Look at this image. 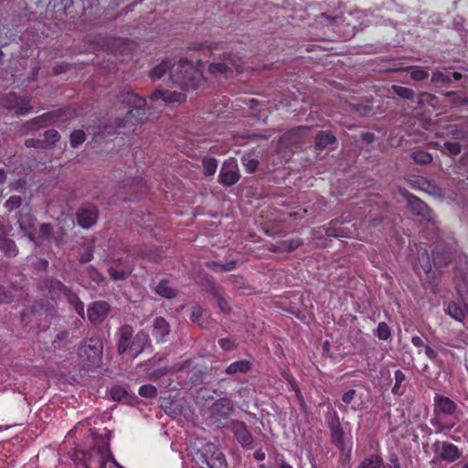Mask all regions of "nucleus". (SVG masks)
<instances>
[{"label": "nucleus", "mask_w": 468, "mask_h": 468, "mask_svg": "<svg viewBox=\"0 0 468 468\" xmlns=\"http://www.w3.org/2000/svg\"><path fill=\"white\" fill-rule=\"evenodd\" d=\"M240 58L232 53H225L221 61L212 62L208 65L207 71L212 76L222 75L226 78L233 76L239 71Z\"/></svg>", "instance_id": "nucleus-6"}, {"label": "nucleus", "mask_w": 468, "mask_h": 468, "mask_svg": "<svg viewBox=\"0 0 468 468\" xmlns=\"http://www.w3.org/2000/svg\"><path fill=\"white\" fill-rule=\"evenodd\" d=\"M92 259V250L90 249H87V250L80 255V261L81 262H88Z\"/></svg>", "instance_id": "nucleus-60"}, {"label": "nucleus", "mask_w": 468, "mask_h": 468, "mask_svg": "<svg viewBox=\"0 0 468 468\" xmlns=\"http://www.w3.org/2000/svg\"><path fill=\"white\" fill-rule=\"evenodd\" d=\"M125 390L119 387H114L111 390V396L114 400H121L125 396Z\"/></svg>", "instance_id": "nucleus-50"}, {"label": "nucleus", "mask_w": 468, "mask_h": 468, "mask_svg": "<svg viewBox=\"0 0 468 468\" xmlns=\"http://www.w3.org/2000/svg\"><path fill=\"white\" fill-rule=\"evenodd\" d=\"M60 292H63V293L66 292L65 286L58 281H51L50 288L48 290L50 298L52 300H54L56 297H58L59 295Z\"/></svg>", "instance_id": "nucleus-42"}, {"label": "nucleus", "mask_w": 468, "mask_h": 468, "mask_svg": "<svg viewBox=\"0 0 468 468\" xmlns=\"http://www.w3.org/2000/svg\"><path fill=\"white\" fill-rule=\"evenodd\" d=\"M439 136L452 135L455 138L464 139L468 137V131L463 126L456 124H448L443 127V130L437 133Z\"/></svg>", "instance_id": "nucleus-25"}, {"label": "nucleus", "mask_w": 468, "mask_h": 468, "mask_svg": "<svg viewBox=\"0 0 468 468\" xmlns=\"http://www.w3.org/2000/svg\"><path fill=\"white\" fill-rule=\"evenodd\" d=\"M411 344L415 346V347H422L424 346L425 347V344H424V341L422 340L421 337L420 336H413L411 338Z\"/></svg>", "instance_id": "nucleus-61"}, {"label": "nucleus", "mask_w": 468, "mask_h": 468, "mask_svg": "<svg viewBox=\"0 0 468 468\" xmlns=\"http://www.w3.org/2000/svg\"><path fill=\"white\" fill-rule=\"evenodd\" d=\"M98 44L101 46L102 50H105L109 53L122 54L124 53L125 48L129 43L126 39L122 37H100L98 39Z\"/></svg>", "instance_id": "nucleus-15"}, {"label": "nucleus", "mask_w": 468, "mask_h": 468, "mask_svg": "<svg viewBox=\"0 0 468 468\" xmlns=\"http://www.w3.org/2000/svg\"><path fill=\"white\" fill-rule=\"evenodd\" d=\"M356 391L355 389H349L348 391L345 392L342 396V401L348 405L352 402L356 396Z\"/></svg>", "instance_id": "nucleus-54"}, {"label": "nucleus", "mask_w": 468, "mask_h": 468, "mask_svg": "<svg viewBox=\"0 0 468 468\" xmlns=\"http://www.w3.org/2000/svg\"><path fill=\"white\" fill-rule=\"evenodd\" d=\"M204 173L207 176H213L218 168V162L214 157H207L203 160Z\"/></svg>", "instance_id": "nucleus-41"}, {"label": "nucleus", "mask_w": 468, "mask_h": 468, "mask_svg": "<svg viewBox=\"0 0 468 468\" xmlns=\"http://www.w3.org/2000/svg\"><path fill=\"white\" fill-rule=\"evenodd\" d=\"M425 355L431 359V360H435L439 354L436 350H434L433 348H431V346H425Z\"/></svg>", "instance_id": "nucleus-57"}, {"label": "nucleus", "mask_w": 468, "mask_h": 468, "mask_svg": "<svg viewBox=\"0 0 468 468\" xmlns=\"http://www.w3.org/2000/svg\"><path fill=\"white\" fill-rule=\"evenodd\" d=\"M336 143V137L331 132H324V148Z\"/></svg>", "instance_id": "nucleus-52"}, {"label": "nucleus", "mask_w": 468, "mask_h": 468, "mask_svg": "<svg viewBox=\"0 0 468 468\" xmlns=\"http://www.w3.org/2000/svg\"><path fill=\"white\" fill-rule=\"evenodd\" d=\"M395 384L392 388V393L395 396H402L404 394V388H401V384L405 380V374L400 370L397 369L394 373Z\"/></svg>", "instance_id": "nucleus-35"}, {"label": "nucleus", "mask_w": 468, "mask_h": 468, "mask_svg": "<svg viewBox=\"0 0 468 468\" xmlns=\"http://www.w3.org/2000/svg\"><path fill=\"white\" fill-rule=\"evenodd\" d=\"M22 199L20 197L12 196L5 201V206L9 211H12L15 208L20 207Z\"/></svg>", "instance_id": "nucleus-46"}, {"label": "nucleus", "mask_w": 468, "mask_h": 468, "mask_svg": "<svg viewBox=\"0 0 468 468\" xmlns=\"http://www.w3.org/2000/svg\"><path fill=\"white\" fill-rule=\"evenodd\" d=\"M387 468H401L399 458L396 454H391L388 458V463L385 465Z\"/></svg>", "instance_id": "nucleus-56"}, {"label": "nucleus", "mask_w": 468, "mask_h": 468, "mask_svg": "<svg viewBox=\"0 0 468 468\" xmlns=\"http://www.w3.org/2000/svg\"><path fill=\"white\" fill-rule=\"evenodd\" d=\"M149 342V335L145 332H139L133 338L130 348L129 354L132 356H137Z\"/></svg>", "instance_id": "nucleus-22"}, {"label": "nucleus", "mask_w": 468, "mask_h": 468, "mask_svg": "<svg viewBox=\"0 0 468 468\" xmlns=\"http://www.w3.org/2000/svg\"><path fill=\"white\" fill-rule=\"evenodd\" d=\"M169 332V324L164 318L157 317L154 319L153 335L156 337L158 342H164Z\"/></svg>", "instance_id": "nucleus-23"}, {"label": "nucleus", "mask_w": 468, "mask_h": 468, "mask_svg": "<svg viewBox=\"0 0 468 468\" xmlns=\"http://www.w3.org/2000/svg\"><path fill=\"white\" fill-rule=\"evenodd\" d=\"M101 354L102 343L98 337L90 338L79 348L80 356L87 360L90 365L99 364L101 362Z\"/></svg>", "instance_id": "nucleus-10"}, {"label": "nucleus", "mask_w": 468, "mask_h": 468, "mask_svg": "<svg viewBox=\"0 0 468 468\" xmlns=\"http://www.w3.org/2000/svg\"><path fill=\"white\" fill-rule=\"evenodd\" d=\"M327 424L330 430L331 442L340 451H345L346 433L337 412L333 409L327 413Z\"/></svg>", "instance_id": "nucleus-8"}, {"label": "nucleus", "mask_w": 468, "mask_h": 468, "mask_svg": "<svg viewBox=\"0 0 468 468\" xmlns=\"http://www.w3.org/2000/svg\"><path fill=\"white\" fill-rule=\"evenodd\" d=\"M361 138L365 142L371 143L375 140V135L372 133H362Z\"/></svg>", "instance_id": "nucleus-62"}, {"label": "nucleus", "mask_w": 468, "mask_h": 468, "mask_svg": "<svg viewBox=\"0 0 468 468\" xmlns=\"http://www.w3.org/2000/svg\"><path fill=\"white\" fill-rule=\"evenodd\" d=\"M51 232V227L48 224H43L40 227L41 238L46 239L48 238Z\"/></svg>", "instance_id": "nucleus-58"}, {"label": "nucleus", "mask_w": 468, "mask_h": 468, "mask_svg": "<svg viewBox=\"0 0 468 468\" xmlns=\"http://www.w3.org/2000/svg\"><path fill=\"white\" fill-rule=\"evenodd\" d=\"M201 315V308L200 307H195L192 312V320L197 321L198 317Z\"/></svg>", "instance_id": "nucleus-64"}, {"label": "nucleus", "mask_w": 468, "mask_h": 468, "mask_svg": "<svg viewBox=\"0 0 468 468\" xmlns=\"http://www.w3.org/2000/svg\"><path fill=\"white\" fill-rule=\"evenodd\" d=\"M133 335V330L130 326H122L119 332V341H118V351L122 354L125 352H129L130 348V340Z\"/></svg>", "instance_id": "nucleus-24"}, {"label": "nucleus", "mask_w": 468, "mask_h": 468, "mask_svg": "<svg viewBox=\"0 0 468 468\" xmlns=\"http://www.w3.org/2000/svg\"><path fill=\"white\" fill-rule=\"evenodd\" d=\"M402 71L408 72L410 79L415 81H422L429 78L428 70L420 66L405 67L402 69Z\"/></svg>", "instance_id": "nucleus-28"}, {"label": "nucleus", "mask_w": 468, "mask_h": 468, "mask_svg": "<svg viewBox=\"0 0 468 468\" xmlns=\"http://www.w3.org/2000/svg\"><path fill=\"white\" fill-rule=\"evenodd\" d=\"M241 162L249 173H253L258 167V160L253 156L252 154H243Z\"/></svg>", "instance_id": "nucleus-38"}, {"label": "nucleus", "mask_w": 468, "mask_h": 468, "mask_svg": "<svg viewBox=\"0 0 468 468\" xmlns=\"http://www.w3.org/2000/svg\"><path fill=\"white\" fill-rule=\"evenodd\" d=\"M0 246L8 256H15L17 252L16 244L13 240L4 239L3 240H0Z\"/></svg>", "instance_id": "nucleus-43"}, {"label": "nucleus", "mask_w": 468, "mask_h": 468, "mask_svg": "<svg viewBox=\"0 0 468 468\" xmlns=\"http://www.w3.org/2000/svg\"><path fill=\"white\" fill-rule=\"evenodd\" d=\"M233 410V406L229 399H221L213 403L211 406V413L217 418H226Z\"/></svg>", "instance_id": "nucleus-20"}, {"label": "nucleus", "mask_w": 468, "mask_h": 468, "mask_svg": "<svg viewBox=\"0 0 468 468\" xmlns=\"http://www.w3.org/2000/svg\"><path fill=\"white\" fill-rule=\"evenodd\" d=\"M69 64L63 62V63L56 65L54 67L53 73H54V75H59V74L67 72L69 70Z\"/></svg>", "instance_id": "nucleus-55"}, {"label": "nucleus", "mask_w": 468, "mask_h": 468, "mask_svg": "<svg viewBox=\"0 0 468 468\" xmlns=\"http://www.w3.org/2000/svg\"><path fill=\"white\" fill-rule=\"evenodd\" d=\"M411 158L414 163L418 165H428L432 162V155L424 150L414 151L411 154Z\"/></svg>", "instance_id": "nucleus-32"}, {"label": "nucleus", "mask_w": 468, "mask_h": 468, "mask_svg": "<svg viewBox=\"0 0 468 468\" xmlns=\"http://www.w3.org/2000/svg\"><path fill=\"white\" fill-rule=\"evenodd\" d=\"M233 432L239 442L244 446H250L253 442L252 436L242 422H237L233 425Z\"/></svg>", "instance_id": "nucleus-21"}, {"label": "nucleus", "mask_w": 468, "mask_h": 468, "mask_svg": "<svg viewBox=\"0 0 468 468\" xmlns=\"http://www.w3.org/2000/svg\"><path fill=\"white\" fill-rule=\"evenodd\" d=\"M87 441L92 448L89 452H82L85 468H123L111 456L105 438L91 432Z\"/></svg>", "instance_id": "nucleus-1"}, {"label": "nucleus", "mask_w": 468, "mask_h": 468, "mask_svg": "<svg viewBox=\"0 0 468 468\" xmlns=\"http://www.w3.org/2000/svg\"><path fill=\"white\" fill-rule=\"evenodd\" d=\"M219 346L226 351L232 350L236 346V343L231 338H221L219 341Z\"/></svg>", "instance_id": "nucleus-49"}, {"label": "nucleus", "mask_w": 468, "mask_h": 468, "mask_svg": "<svg viewBox=\"0 0 468 468\" xmlns=\"http://www.w3.org/2000/svg\"><path fill=\"white\" fill-rule=\"evenodd\" d=\"M109 310L110 306L106 302H94L87 310L88 318L92 324L101 323L107 316Z\"/></svg>", "instance_id": "nucleus-16"}, {"label": "nucleus", "mask_w": 468, "mask_h": 468, "mask_svg": "<svg viewBox=\"0 0 468 468\" xmlns=\"http://www.w3.org/2000/svg\"><path fill=\"white\" fill-rule=\"evenodd\" d=\"M18 223L20 226L21 230L25 233V235L27 237V239L30 241H34L33 238V226H34V219L33 218L28 214L21 215L18 218Z\"/></svg>", "instance_id": "nucleus-26"}, {"label": "nucleus", "mask_w": 468, "mask_h": 468, "mask_svg": "<svg viewBox=\"0 0 468 468\" xmlns=\"http://www.w3.org/2000/svg\"><path fill=\"white\" fill-rule=\"evenodd\" d=\"M0 105L5 109L14 111L17 115H25L32 109L30 100L27 96H19L15 92H9L0 99Z\"/></svg>", "instance_id": "nucleus-7"}, {"label": "nucleus", "mask_w": 468, "mask_h": 468, "mask_svg": "<svg viewBox=\"0 0 468 468\" xmlns=\"http://www.w3.org/2000/svg\"><path fill=\"white\" fill-rule=\"evenodd\" d=\"M457 404L450 398L436 394L434 397V414L431 424L437 428V432L450 431L456 422H443L441 415L452 416L457 410Z\"/></svg>", "instance_id": "nucleus-5"}, {"label": "nucleus", "mask_w": 468, "mask_h": 468, "mask_svg": "<svg viewBox=\"0 0 468 468\" xmlns=\"http://www.w3.org/2000/svg\"><path fill=\"white\" fill-rule=\"evenodd\" d=\"M156 392V388L153 385H144L139 388V394L144 398H154Z\"/></svg>", "instance_id": "nucleus-45"}, {"label": "nucleus", "mask_w": 468, "mask_h": 468, "mask_svg": "<svg viewBox=\"0 0 468 468\" xmlns=\"http://www.w3.org/2000/svg\"><path fill=\"white\" fill-rule=\"evenodd\" d=\"M392 90L397 96L403 99L412 100L415 96V92L412 89L403 86L393 85Z\"/></svg>", "instance_id": "nucleus-40"}, {"label": "nucleus", "mask_w": 468, "mask_h": 468, "mask_svg": "<svg viewBox=\"0 0 468 468\" xmlns=\"http://www.w3.org/2000/svg\"><path fill=\"white\" fill-rule=\"evenodd\" d=\"M155 292L157 294L165 298L176 296V290L170 286L167 281L160 282L155 287Z\"/></svg>", "instance_id": "nucleus-33"}, {"label": "nucleus", "mask_w": 468, "mask_h": 468, "mask_svg": "<svg viewBox=\"0 0 468 468\" xmlns=\"http://www.w3.org/2000/svg\"><path fill=\"white\" fill-rule=\"evenodd\" d=\"M193 462L199 468H227V461L217 445L197 439L188 448Z\"/></svg>", "instance_id": "nucleus-2"}, {"label": "nucleus", "mask_w": 468, "mask_h": 468, "mask_svg": "<svg viewBox=\"0 0 468 468\" xmlns=\"http://www.w3.org/2000/svg\"><path fill=\"white\" fill-rule=\"evenodd\" d=\"M426 257V260H422V268L425 272H430L431 270V261L436 268H441L447 266L452 261V253L449 250H436L432 251L431 259L429 256L427 250L422 254V258Z\"/></svg>", "instance_id": "nucleus-11"}, {"label": "nucleus", "mask_w": 468, "mask_h": 468, "mask_svg": "<svg viewBox=\"0 0 468 468\" xmlns=\"http://www.w3.org/2000/svg\"><path fill=\"white\" fill-rule=\"evenodd\" d=\"M251 364L249 360L243 359L231 363L226 369L228 374L247 373L250 370Z\"/></svg>", "instance_id": "nucleus-30"}, {"label": "nucleus", "mask_w": 468, "mask_h": 468, "mask_svg": "<svg viewBox=\"0 0 468 468\" xmlns=\"http://www.w3.org/2000/svg\"><path fill=\"white\" fill-rule=\"evenodd\" d=\"M358 468H387L379 454L366 456L359 463Z\"/></svg>", "instance_id": "nucleus-27"}, {"label": "nucleus", "mask_w": 468, "mask_h": 468, "mask_svg": "<svg viewBox=\"0 0 468 468\" xmlns=\"http://www.w3.org/2000/svg\"><path fill=\"white\" fill-rule=\"evenodd\" d=\"M407 202L410 211L427 221L432 220V211L428 205L418 197L408 194Z\"/></svg>", "instance_id": "nucleus-14"}, {"label": "nucleus", "mask_w": 468, "mask_h": 468, "mask_svg": "<svg viewBox=\"0 0 468 468\" xmlns=\"http://www.w3.org/2000/svg\"><path fill=\"white\" fill-rule=\"evenodd\" d=\"M444 148L452 154L458 155L462 151V146L457 142H446Z\"/></svg>", "instance_id": "nucleus-47"}, {"label": "nucleus", "mask_w": 468, "mask_h": 468, "mask_svg": "<svg viewBox=\"0 0 468 468\" xmlns=\"http://www.w3.org/2000/svg\"><path fill=\"white\" fill-rule=\"evenodd\" d=\"M30 1L32 2V4L34 5H36L37 7H40V8L48 7L51 3V0H30Z\"/></svg>", "instance_id": "nucleus-59"}, {"label": "nucleus", "mask_w": 468, "mask_h": 468, "mask_svg": "<svg viewBox=\"0 0 468 468\" xmlns=\"http://www.w3.org/2000/svg\"><path fill=\"white\" fill-rule=\"evenodd\" d=\"M172 69L171 61L165 59L150 71L149 76L152 80H160L168 70L172 71Z\"/></svg>", "instance_id": "nucleus-29"}, {"label": "nucleus", "mask_w": 468, "mask_h": 468, "mask_svg": "<svg viewBox=\"0 0 468 468\" xmlns=\"http://www.w3.org/2000/svg\"><path fill=\"white\" fill-rule=\"evenodd\" d=\"M447 314L455 319L456 321L462 322L464 317L465 314L463 309L456 303L452 302L447 306Z\"/></svg>", "instance_id": "nucleus-34"}, {"label": "nucleus", "mask_w": 468, "mask_h": 468, "mask_svg": "<svg viewBox=\"0 0 468 468\" xmlns=\"http://www.w3.org/2000/svg\"><path fill=\"white\" fill-rule=\"evenodd\" d=\"M431 81L437 87H448L452 82V77L442 71L432 72Z\"/></svg>", "instance_id": "nucleus-31"}, {"label": "nucleus", "mask_w": 468, "mask_h": 468, "mask_svg": "<svg viewBox=\"0 0 468 468\" xmlns=\"http://www.w3.org/2000/svg\"><path fill=\"white\" fill-rule=\"evenodd\" d=\"M170 77L173 83L184 90H197L205 82L202 71L187 58H180L173 66Z\"/></svg>", "instance_id": "nucleus-3"}, {"label": "nucleus", "mask_w": 468, "mask_h": 468, "mask_svg": "<svg viewBox=\"0 0 468 468\" xmlns=\"http://www.w3.org/2000/svg\"><path fill=\"white\" fill-rule=\"evenodd\" d=\"M61 5L64 14L70 17L83 15L86 9L84 0H61Z\"/></svg>", "instance_id": "nucleus-19"}, {"label": "nucleus", "mask_w": 468, "mask_h": 468, "mask_svg": "<svg viewBox=\"0 0 468 468\" xmlns=\"http://www.w3.org/2000/svg\"><path fill=\"white\" fill-rule=\"evenodd\" d=\"M59 139V134L56 130H48L45 133V144H52Z\"/></svg>", "instance_id": "nucleus-48"}, {"label": "nucleus", "mask_w": 468, "mask_h": 468, "mask_svg": "<svg viewBox=\"0 0 468 468\" xmlns=\"http://www.w3.org/2000/svg\"><path fill=\"white\" fill-rule=\"evenodd\" d=\"M218 177L219 182L228 186H233L239 181V167L234 158H229L223 163Z\"/></svg>", "instance_id": "nucleus-13"}, {"label": "nucleus", "mask_w": 468, "mask_h": 468, "mask_svg": "<svg viewBox=\"0 0 468 468\" xmlns=\"http://www.w3.org/2000/svg\"><path fill=\"white\" fill-rule=\"evenodd\" d=\"M151 101H163L166 104L173 102H183L186 96L183 92L156 89L150 96Z\"/></svg>", "instance_id": "nucleus-17"}, {"label": "nucleus", "mask_w": 468, "mask_h": 468, "mask_svg": "<svg viewBox=\"0 0 468 468\" xmlns=\"http://www.w3.org/2000/svg\"><path fill=\"white\" fill-rule=\"evenodd\" d=\"M324 19L327 20L328 24L326 26L330 27L333 31H335L336 34L335 37H324V41L346 40L355 36V27H349V25H346L342 17L333 18L331 16H326L324 13Z\"/></svg>", "instance_id": "nucleus-9"}, {"label": "nucleus", "mask_w": 468, "mask_h": 468, "mask_svg": "<svg viewBox=\"0 0 468 468\" xmlns=\"http://www.w3.org/2000/svg\"><path fill=\"white\" fill-rule=\"evenodd\" d=\"M85 133L81 130L74 131L70 134V144L72 147H77L85 141Z\"/></svg>", "instance_id": "nucleus-44"}, {"label": "nucleus", "mask_w": 468, "mask_h": 468, "mask_svg": "<svg viewBox=\"0 0 468 468\" xmlns=\"http://www.w3.org/2000/svg\"><path fill=\"white\" fill-rule=\"evenodd\" d=\"M433 452L442 461L453 463L462 456V452L453 443L447 441H435L432 444Z\"/></svg>", "instance_id": "nucleus-12"}, {"label": "nucleus", "mask_w": 468, "mask_h": 468, "mask_svg": "<svg viewBox=\"0 0 468 468\" xmlns=\"http://www.w3.org/2000/svg\"><path fill=\"white\" fill-rule=\"evenodd\" d=\"M90 277L96 282H100L101 281H102V276L96 270L90 271Z\"/></svg>", "instance_id": "nucleus-63"}, {"label": "nucleus", "mask_w": 468, "mask_h": 468, "mask_svg": "<svg viewBox=\"0 0 468 468\" xmlns=\"http://www.w3.org/2000/svg\"><path fill=\"white\" fill-rule=\"evenodd\" d=\"M376 335L379 340L387 341L391 336V330L387 323H378L376 330Z\"/></svg>", "instance_id": "nucleus-39"}, {"label": "nucleus", "mask_w": 468, "mask_h": 468, "mask_svg": "<svg viewBox=\"0 0 468 468\" xmlns=\"http://www.w3.org/2000/svg\"><path fill=\"white\" fill-rule=\"evenodd\" d=\"M467 273L461 280H456V290L461 296L468 294V257H464Z\"/></svg>", "instance_id": "nucleus-36"}, {"label": "nucleus", "mask_w": 468, "mask_h": 468, "mask_svg": "<svg viewBox=\"0 0 468 468\" xmlns=\"http://www.w3.org/2000/svg\"><path fill=\"white\" fill-rule=\"evenodd\" d=\"M73 109L71 107L59 109L58 112L54 114L53 112H44L37 117H80V114L73 112Z\"/></svg>", "instance_id": "nucleus-37"}, {"label": "nucleus", "mask_w": 468, "mask_h": 468, "mask_svg": "<svg viewBox=\"0 0 468 468\" xmlns=\"http://www.w3.org/2000/svg\"><path fill=\"white\" fill-rule=\"evenodd\" d=\"M128 271H118L115 269H110V275L113 280H122L128 275Z\"/></svg>", "instance_id": "nucleus-51"}, {"label": "nucleus", "mask_w": 468, "mask_h": 468, "mask_svg": "<svg viewBox=\"0 0 468 468\" xmlns=\"http://www.w3.org/2000/svg\"><path fill=\"white\" fill-rule=\"evenodd\" d=\"M112 108L124 117H139L145 113L146 101L130 90H122L112 101Z\"/></svg>", "instance_id": "nucleus-4"}, {"label": "nucleus", "mask_w": 468, "mask_h": 468, "mask_svg": "<svg viewBox=\"0 0 468 468\" xmlns=\"http://www.w3.org/2000/svg\"><path fill=\"white\" fill-rule=\"evenodd\" d=\"M218 304L222 312H228L230 308L229 300L221 295L218 296Z\"/></svg>", "instance_id": "nucleus-53"}, {"label": "nucleus", "mask_w": 468, "mask_h": 468, "mask_svg": "<svg viewBox=\"0 0 468 468\" xmlns=\"http://www.w3.org/2000/svg\"><path fill=\"white\" fill-rule=\"evenodd\" d=\"M78 223L83 229H89L97 220V211L92 206L82 207L78 212Z\"/></svg>", "instance_id": "nucleus-18"}]
</instances>
